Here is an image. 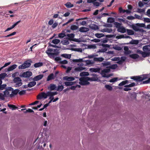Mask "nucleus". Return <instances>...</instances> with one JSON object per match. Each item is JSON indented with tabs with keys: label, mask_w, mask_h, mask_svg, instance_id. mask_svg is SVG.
<instances>
[{
	"label": "nucleus",
	"mask_w": 150,
	"mask_h": 150,
	"mask_svg": "<svg viewBox=\"0 0 150 150\" xmlns=\"http://www.w3.org/2000/svg\"><path fill=\"white\" fill-rule=\"evenodd\" d=\"M144 51L140 50H137V53L142 55L144 57L149 56L150 54V45H145L143 47Z\"/></svg>",
	"instance_id": "obj_1"
},
{
	"label": "nucleus",
	"mask_w": 150,
	"mask_h": 150,
	"mask_svg": "<svg viewBox=\"0 0 150 150\" xmlns=\"http://www.w3.org/2000/svg\"><path fill=\"white\" fill-rule=\"evenodd\" d=\"M46 52L50 58L54 59V61L56 62V57H55L56 56V48L49 47Z\"/></svg>",
	"instance_id": "obj_2"
},
{
	"label": "nucleus",
	"mask_w": 150,
	"mask_h": 150,
	"mask_svg": "<svg viewBox=\"0 0 150 150\" xmlns=\"http://www.w3.org/2000/svg\"><path fill=\"white\" fill-rule=\"evenodd\" d=\"M83 59H74L73 60V62H85L86 63V64L85 65V66H91L94 63L93 60H83Z\"/></svg>",
	"instance_id": "obj_3"
},
{
	"label": "nucleus",
	"mask_w": 150,
	"mask_h": 150,
	"mask_svg": "<svg viewBox=\"0 0 150 150\" xmlns=\"http://www.w3.org/2000/svg\"><path fill=\"white\" fill-rule=\"evenodd\" d=\"M148 76L147 75H143L140 76H132L131 77L132 79L134 80L137 81H142L148 78Z\"/></svg>",
	"instance_id": "obj_4"
},
{
	"label": "nucleus",
	"mask_w": 150,
	"mask_h": 150,
	"mask_svg": "<svg viewBox=\"0 0 150 150\" xmlns=\"http://www.w3.org/2000/svg\"><path fill=\"white\" fill-rule=\"evenodd\" d=\"M89 80V77L86 76L82 77L79 79V83L80 84L82 85H88L89 83L88 81Z\"/></svg>",
	"instance_id": "obj_5"
},
{
	"label": "nucleus",
	"mask_w": 150,
	"mask_h": 150,
	"mask_svg": "<svg viewBox=\"0 0 150 150\" xmlns=\"http://www.w3.org/2000/svg\"><path fill=\"white\" fill-rule=\"evenodd\" d=\"M144 25V24L137 23L136 24V25H132V28L136 31H139L143 33L144 31V30L140 28L139 27H143Z\"/></svg>",
	"instance_id": "obj_6"
},
{
	"label": "nucleus",
	"mask_w": 150,
	"mask_h": 150,
	"mask_svg": "<svg viewBox=\"0 0 150 150\" xmlns=\"http://www.w3.org/2000/svg\"><path fill=\"white\" fill-rule=\"evenodd\" d=\"M13 82L14 83H16L15 86L17 87H19L21 86L22 84V80L21 79L18 77H16L14 78L13 79Z\"/></svg>",
	"instance_id": "obj_7"
},
{
	"label": "nucleus",
	"mask_w": 150,
	"mask_h": 150,
	"mask_svg": "<svg viewBox=\"0 0 150 150\" xmlns=\"http://www.w3.org/2000/svg\"><path fill=\"white\" fill-rule=\"evenodd\" d=\"M110 71V69L106 68L102 70L101 74L103 77L108 78L110 76L108 74Z\"/></svg>",
	"instance_id": "obj_8"
},
{
	"label": "nucleus",
	"mask_w": 150,
	"mask_h": 150,
	"mask_svg": "<svg viewBox=\"0 0 150 150\" xmlns=\"http://www.w3.org/2000/svg\"><path fill=\"white\" fill-rule=\"evenodd\" d=\"M77 65L78 67L75 68L74 71H81L84 70L86 68L83 67L84 64L82 63H80L77 64Z\"/></svg>",
	"instance_id": "obj_9"
},
{
	"label": "nucleus",
	"mask_w": 150,
	"mask_h": 150,
	"mask_svg": "<svg viewBox=\"0 0 150 150\" xmlns=\"http://www.w3.org/2000/svg\"><path fill=\"white\" fill-rule=\"evenodd\" d=\"M30 63L26 61L22 65H20L19 66L18 68L19 69H25L28 67L30 66Z\"/></svg>",
	"instance_id": "obj_10"
},
{
	"label": "nucleus",
	"mask_w": 150,
	"mask_h": 150,
	"mask_svg": "<svg viewBox=\"0 0 150 150\" xmlns=\"http://www.w3.org/2000/svg\"><path fill=\"white\" fill-rule=\"evenodd\" d=\"M47 97V93L45 92H42L39 94L37 97V98L38 100H40L42 98H46Z\"/></svg>",
	"instance_id": "obj_11"
},
{
	"label": "nucleus",
	"mask_w": 150,
	"mask_h": 150,
	"mask_svg": "<svg viewBox=\"0 0 150 150\" xmlns=\"http://www.w3.org/2000/svg\"><path fill=\"white\" fill-rule=\"evenodd\" d=\"M32 75V72L30 71H28L26 72H24L23 73L22 76L23 77L25 78L29 77L31 76Z\"/></svg>",
	"instance_id": "obj_12"
},
{
	"label": "nucleus",
	"mask_w": 150,
	"mask_h": 150,
	"mask_svg": "<svg viewBox=\"0 0 150 150\" xmlns=\"http://www.w3.org/2000/svg\"><path fill=\"white\" fill-rule=\"evenodd\" d=\"M47 96H49V99H54L53 96H54L56 95V91L52 92L51 91H48L47 92Z\"/></svg>",
	"instance_id": "obj_13"
},
{
	"label": "nucleus",
	"mask_w": 150,
	"mask_h": 150,
	"mask_svg": "<svg viewBox=\"0 0 150 150\" xmlns=\"http://www.w3.org/2000/svg\"><path fill=\"white\" fill-rule=\"evenodd\" d=\"M56 86L55 85L53 84H51L50 86H48V90L50 91H53L56 89Z\"/></svg>",
	"instance_id": "obj_14"
},
{
	"label": "nucleus",
	"mask_w": 150,
	"mask_h": 150,
	"mask_svg": "<svg viewBox=\"0 0 150 150\" xmlns=\"http://www.w3.org/2000/svg\"><path fill=\"white\" fill-rule=\"evenodd\" d=\"M43 77V75L40 74L34 77L33 79V80L35 81H37L41 79Z\"/></svg>",
	"instance_id": "obj_15"
},
{
	"label": "nucleus",
	"mask_w": 150,
	"mask_h": 150,
	"mask_svg": "<svg viewBox=\"0 0 150 150\" xmlns=\"http://www.w3.org/2000/svg\"><path fill=\"white\" fill-rule=\"evenodd\" d=\"M74 77L71 76H65L63 78V79L64 80L68 81H72L74 80Z\"/></svg>",
	"instance_id": "obj_16"
},
{
	"label": "nucleus",
	"mask_w": 150,
	"mask_h": 150,
	"mask_svg": "<svg viewBox=\"0 0 150 150\" xmlns=\"http://www.w3.org/2000/svg\"><path fill=\"white\" fill-rule=\"evenodd\" d=\"M70 40L69 38H66L62 40L61 42L64 45H67L69 44Z\"/></svg>",
	"instance_id": "obj_17"
},
{
	"label": "nucleus",
	"mask_w": 150,
	"mask_h": 150,
	"mask_svg": "<svg viewBox=\"0 0 150 150\" xmlns=\"http://www.w3.org/2000/svg\"><path fill=\"white\" fill-rule=\"evenodd\" d=\"M20 90L18 89H15L14 90H13L12 91V93L10 94L11 97H13L14 95H16L18 93Z\"/></svg>",
	"instance_id": "obj_18"
},
{
	"label": "nucleus",
	"mask_w": 150,
	"mask_h": 150,
	"mask_svg": "<svg viewBox=\"0 0 150 150\" xmlns=\"http://www.w3.org/2000/svg\"><path fill=\"white\" fill-rule=\"evenodd\" d=\"M17 65L15 64L11 65L8 68L7 71H11L15 69L17 67Z\"/></svg>",
	"instance_id": "obj_19"
},
{
	"label": "nucleus",
	"mask_w": 150,
	"mask_h": 150,
	"mask_svg": "<svg viewBox=\"0 0 150 150\" xmlns=\"http://www.w3.org/2000/svg\"><path fill=\"white\" fill-rule=\"evenodd\" d=\"M112 29L111 28H105L102 29L101 31L103 32H107L108 33H111L112 32Z\"/></svg>",
	"instance_id": "obj_20"
},
{
	"label": "nucleus",
	"mask_w": 150,
	"mask_h": 150,
	"mask_svg": "<svg viewBox=\"0 0 150 150\" xmlns=\"http://www.w3.org/2000/svg\"><path fill=\"white\" fill-rule=\"evenodd\" d=\"M124 50L125 51L124 54H129L131 52V51L129 50L128 47L127 46L124 47Z\"/></svg>",
	"instance_id": "obj_21"
},
{
	"label": "nucleus",
	"mask_w": 150,
	"mask_h": 150,
	"mask_svg": "<svg viewBox=\"0 0 150 150\" xmlns=\"http://www.w3.org/2000/svg\"><path fill=\"white\" fill-rule=\"evenodd\" d=\"M89 30V29L87 28L81 27L80 28L79 31L81 32H86Z\"/></svg>",
	"instance_id": "obj_22"
},
{
	"label": "nucleus",
	"mask_w": 150,
	"mask_h": 150,
	"mask_svg": "<svg viewBox=\"0 0 150 150\" xmlns=\"http://www.w3.org/2000/svg\"><path fill=\"white\" fill-rule=\"evenodd\" d=\"M100 69L99 68H90L89 70L91 72H99L100 71Z\"/></svg>",
	"instance_id": "obj_23"
},
{
	"label": "nucleus",
	"mask_w": 150,
	"mask_h": 150,
	"mask_svg": "<svg viewBox=\"0 0 150 150\" xmlns=\"http://www.w3.org/2000/svg\"><path fill=\"white\" fill-rule=\"evenodd\" d=\"M104 60V59L102 57L94 58L93 59L94 62H102Z\"/></svg>",
	"instance_id": "obj_24"
},
{
	"label": "nucleus",
	"mask_w": 150,
	"mask_h": 150,
	"mask_svg": "<svg viewBox=\"0 0 150 150\" xmlns=\"http://www.w3.org/2000/svg\"><path fill=\"white\" fill-rule=\"evenodd\" d=\"M117 31L120 32L124 33L126 32V30L125 28L123 26H120L117 29Z\"/></svg>",
	"instance_id": "obj_25"
},
{
	"label": "nucleus",
	"mask_w": 150,
	"mask_h": 150,
	"mask_svg": "<svg viewBox=\"0 0 150 150\" xmlns=\"http://www.w3.org/2000/svg\"><path fill=\"white\" fill-rule=\"evenodd\" d=\"M8 106L10 109H11L12 110H15L18 109V107L14 105L8 104Z\"/></svg>",
	"instance_id": "obj_26"
},
{
	"label": "nucleus",
	"mask_w": 150,
	"mask_h": 150,
	"mask_svg": "<svg viewBox=\"0 0 150 150\" xmlns=\"http://www.w3.org/2000/svg\"><path fill=\"white\" fill-rule=\"evenodd\" d=\"M36 82L35 81H33L30 82L28 84V87L31 88L34 86L36 84Z\"/></svg>",
	"instance_id": "obj_27"
},
{
	"label": "nucleus",
	"mask_w": 150,
	"mask_h": 150,
	"mask_svg": "<svg viewBox=\"0 0 150 150\" xmlns=\"http://www.w3.org/2000/svg\"><path fill=\"white\" fill-rule=\"evenodd\" d=\"M54 79V76L53 73H52L48 76L47 81H49Z\"/></svg>",
	"instance_id": "obj_28"
},
{
	"label": "nucleus",
	"mask_w": 150,
	"mask_h": 150,
	"mask_svg": "<svg viewBox=\"0 0 150 150\" xmlns=\"http://www.w3.org/2000/svg\"><path fill=\"white\" fill-rule=\"evenodd\" d=\"M102 64L103 67H106L107 68H109V67H109L110 64V62H107L102 63Z\"/></svg>",
	"instance_id": "obj_29"
},
{
	"label": "nucleus",
	"mask_w": 150,
	"mask_h": 150,
	"mask_svg": "<svg viewBox=\"0 0 150 150\" xmlns=\"http://www.w3.org/2000/svg\"><path fill=\"white\" fill-rule=\"evenodd\" d=\"M43 65V64L42 62H39L38 63L35 64H34V66L35 68H37L42 66Z\"/></svg>",
	"instance_id": "obj_30"
},
{
	"label": "nucleus",
	"mask_w": 150,
	"mask_h": 150,
	"mask_svg": "<svg viewBox=\"0 0 150 150\" xmlns=\"http://www.w3.org/2000/svg\"><path fill=\"white\" fill-rule=\"evenodd\" d=\"M109 67V69H115L117 67V65L116 64H114L111 65L110 64L109 67Z\"/></svg>",
	"instance_id": "obj_31"
},
{
	"label": "nucleus",
	"mask_w": 150,
	"mask_h": 150,
	"mask_svg": "<svg viewBox=\"0 0 150 150\" xmlns=\"http://www.w3.org/2000/svg\"><path fill=\"white\" fill-rule=\"evenodd\" d=\"M90 27L92 29L94 30H96L98 29V26L95 24L91 25L90 26Z\"/></svg>",
	"instance_id": "obj_32"
},
{
	"label": "nucleus",
	"mask_w": 150,
	"mask_h": 150,
	"mask_svg": "<svg viewBox=\"0 0 150 150\" xmlns=\"http://www.w3.org/2000/svg\"><path fill=\"white\" fill-rule=\"evenodd\" d=\"M129 57L133 59H136L138 58L139 56L137 54H133L130 55Z\"/></svg>",
	"instance_id": "obj_33"
},
{
	"label": "nucleus",
	"mask_w": 150,
	"mask_h": 150,
	"mask_svg": "<svg viewBox=\"0 0 150 150\" xmlns=\"http://www.w3.org/2000/svg\"><path fill=\"white\" fill-rule=\"evenodd\" d=\"M65 6L68 8H71L73 7L74 5L71 4L70 2H68L65 4Z\"/></svg>",
	"instance_id": "obj_34"
},
{
	"label": "nucleus",
	"mask_w": 150,
	"mask_h": 150,
	"mask_svg": "<svg viewBox=\"0 0 150 150\" xmlns=\"http://www.w3.org/2000/svg\"><path fill=\"white\" fill-rule=\"evenodd\" d=\"M129 81L128 80H125V81H122L119 84V86H122L125 85V84L129 83Z\"/></svg>",
	"instance_id": "obj_35"
},
{
	"label": "nucleus",
	"mask_w": 150,
	"mask_h": 150,
	"mask_svg": "<svg viewBox=\"0 0 150 150\" xmlns=\"http://www.w3.org/2000/svg\"><path fill=\"white\" fill-rule=\"evenodd\" d=\"M126 31H127L128 35H132L134 34V32L131 30L129 29H127Z\"/></svg>",
	"instance_id": "obj_36"
},
{
	"label": "nucleus",
	"mask_w": 150,
	"mask_h": 150,
	"mask_svg": "<svg viewBox=\"0 0 150 150\" xmlns=\"http://www.w3.org/2000/svg\"><path fill=\"white\" fill-rule=\"evenodd\" d=\"M95 36L98 38H100L104 36V34L103 33H96L95 34Z\"/></svg>",
	"instance_id": "obj_37"
},
{
	"label": "nucleus",
	"mask_w": 150,
	"mask_h": 150,
	"mask_svg": "<svg viewBox=\"0 0 150 150\" xmlns=\"http://www.w3.org/2000/svg\"><path fill=\"white\" fill-rule=\"evenodd\" d=\"M80 75L81 76H86L89 75V73L87 72H83L81 73Z\"/></svg>",
	"instance_id": "obj_38"
},
{
	"label": "nucleus",
	"mask_w": 150,
	"mask_h": 150,
	"mask_svg": "<svg viewBox=\"0 0 150 150\" xmlns=\"http://www.w3.org/2000/svg\"><path fill=\"white\" fill-rule=\"evenodd\" d=\"M114 18L112 17L109 18L107 20V22L108 23H113L114 22Z\"/></svg>",
	"instance_id": "obj_39"
},
{
	"label": "nucleus",
	"mask_w": 150,
	"mask_h": 150,
	"mask_svg": "<svg viewBox=\"0 0 150 150\" xmlns=\"http://www.w3.org/2000/svg\"><path fill=\"white\" fill-rule=\"evenodd\" d=\"M75 83V82L67 81L64 82L65 84L67 86H71L73 85Z\"/></svg>",
	"instance_id": "obj_40"
},
{
	"label": "nucleus",
	"mask_w": 150,
	"mask_h": 150,
	"mask_svg": "<svg viewBox=\"0 0 150 150\" xmlns=\"http://www.w3.org/2000/svg\"><path fill=\"white\" fill-rule=\"evenodd\" d=\"M72 50L80 52H82L83 51L82 49L80 48H73Z\"/></svg>",
	"instance_id": "obj_41"
},
{
	"label": "nucleus",
	"mask_w": 150,
	"mask_h": 150,
	"mask_svg": "<svg viewBox=\"0 0 150 150\" xmlns=\"http://www.w3.org/2000/svg\"><path fill=\"white\" fill-rule=\"evenodd\" d=\"M78 27L75 25H72L71 27V29L72 30H75L78 29Z\"/></svg>",
	"instance_id": "obj_42"
},
{
	"label": "nucleus",
	"mask_w": 150,
	"mask_h": 150,
	"mask_svg": "<svg viewBox=\"0 0 150 150\" xmlns=\"http://www.w3.org/2000/svg\"><path fill=\"white\" fill-rule=\"evenodd\" d=\"M62 56L68 59H70L71 57V55L70 54H63L62 55Z\"/></svg>",
	"instance_id": "obj_43"
},
{
	"label": "nucleus",
	"mask_w": 150,
	"mask_h": 150,
	"mask_svg": "<svg viewBox=\"0 0 150 150\" xmlns=\"http://www.w3.org/2000/svg\"><path fill=\"white\" fill-rule=\"evenodd\" d=\"M135 86V83H132L130 84L125 86V87H131L134 86Z\"/></svg>",
	"instance_id": "obj_44"
},
{
	"label": "nucleus",
	"mask_w": 150,
	"mask_h": 150,
	"mask_svg": "<svg viewBox=\"0 0 150 150\" xmlns=\"http://www.w3.org/2000/svg\"><path fill=\"white\" fill-rule=\"evenodd\" d=\"M105 87L109 91H111L112 89V87L109 85H106L105 86Z\"/></svg>",
	"instance_id": "obj_45"
},
{
	"label": "nucleus",
	"mask_w": 150,
	"mask_h": 150,
	"mask_svg": "<svg viewBox=\"0 0 150 150\" xmlns=\"http://www.w3.org/2000/svg\"><path fill=\"white\" fill-rule=\"evenodd\" d=\"M88 48L89 49H95L96 48V46L95 45H88Z\"/></svg>",
	"instance_id": "obj_46"
},
{
	"label": "nucleus",
	"mask_w": 150,
	"mask_h": 150,
	"mask_svg": "<svg viewBox=\"0 0 150 150\" xmlns=\"http://www.w3.org/2000/svg\"><path fill=\"white\" fill-rule=\"evenodd\" d=\"M130 42L131 44L137 45L139 41L138 40H132Z\"/></svg>",
	"instance_id": "obj_47"
},
{
	"label": "nucleus",
	"mask_w": 150,
	"mask_h": 150,
	"mask_svg": "<svg viewBox=\"0 0 150 150\" xmlns=\"http://www.w3.org/2000/svg\"><path fill=\"white\" fill-rule=\"evenodd\" d=\"M114 25H115V26L118 29L121 25V24L120 23L118 22H115L114 23Z\"/></svg>",
	"instance_id": "obj_48"
},
{
	"label": "nucleus",
	"mask_w": 150,
	"mask_h": 150,
	"mask_svg": "<svg viewBox=\"0 0 150 150\" xmlns=\"http://www.w3.org/2000/svg\"><path fill=\"white\" fill-rule=\"evenodd\" d=\"M6 75V74L5 73H2L0 74V79L1 80L2 79H4Z\"/></svg>",
	"instance_id": "obj_49"
},
{
	"label": "nucleus",
	"mask_w": 150,
	"mask_h": 150,
	"mask_svg": "<svg viewBox=\"0 0 150 150\" xmlns=\"http://www.w3.org/2000/svg\"><path fill=\"white\" fill-rule=\"evenodd\" d=\"M107 49L106 48H104L99 50L98 51H97V52H104L107 51Z\"/></svg>",
	"instance_id": "obj_50"
},
{
	"label": "nucleus",
	"mask_w": 150,
	"mask_h": 150,
	"mask_svg": "<svg viewBox=\"0 0 150 150\" xmlns=\"http://www.w3.org/2000/svg\"><path fill=\"white\" fill-rule=\"evenodd\" d=\"M6 86V85L4 84L3 85L0 84V90H3L5 89Z\"/></svg>",
	"instance_id": "obj_51"
},
{
	"label": "nucleus",
	"mask_w": 150,
	"mask_h": 150,
	"mask_svg": "<svg viewBox=\"0 0 150 150\" xmlns=\"http://www.w3.org/2000/svg\"><path fill=\"white\" fill-rule=\"evenodd\" d=\"M67 36L70 39L71 38H73L74 36V35L73 33H71L70 34H68L67 35Z\"/></svg>",
	"instance_id": "obj_52"
},
{
	"label": "nucleus",
	"mask_w": 150,
	"mask_h": 150,
	"mask_svg": "<svg viewBox=\"0 0 150 150\" xmlns=\"http://www.w3.org/2000/svg\"><path fill=\"white\" fill-rule=\"evenodd\" d=\"M4 94L5 96V97H8L9 95V91H7L5 90L4 92Z\"/></svg>",
	"instance_id": "obj_53"
},
{
	"label": "nucleus",
	"mask_w": 150,
	"mask_h": 150,
	"mask_svg": "<svg viewBox=\"0 0 150 150\" xmlns=\"http://www.w3.org/2000/svg\"><path fill=\"white\" fill-rule=\"evenodd\" d=\"M21 22V20H19V21L17 22L16 23H15L14 24H13L11 27L12 28H14L19 23Z\"/></svg>",
	"instance_id": "obj_54"
},
{
	"label": "nucleus",
	"mask_w": 150,
	"mask_h": 150,
	"mask_svg": "<svg viewBox=\"0 0 150 150\" xmlns=\"http://www.w3.org/2000/svg\"><path fill=\"white\" fill-rule=\"evenodd\" d=\"M98 78L97 77H93L90 78V80L91 81H96L98 80Z\"/></svg>",
	"instance_id": "obj_55"
},
{
	"label": "nucleus",
	"mask_w": 150,
	"mask_h": 150,
	"mask_svg": "<svg viewBox=\"0 0 150 150\" xmlns=\"http://www.w3.org/2000/svg\"><path fill=\"white\" fill-rule=\"evenodd\" d=\"M5 97L4 94H3L2 93H0V99L4 100L5 99L4 97Z\"/></svg>",
	"instance_id": "obj_56"
},
{
	"label": "nucleus",
	"mask_w": 150,
	"mask_h": 150,
	"mask_svg": "<svg viewBox=\"0 0 150 150\" xmlns=\"http://www.w3.org/2000/svg\"><path fill=\"white\" fill-rule=\"evenodd\" d=\"M118 79L117 78H114L111 79L110 81V82H114L117 81Z\"/></svg>",
	"instance_id": "obj_57"
},
{
	"label": "nucleus",
	"mask_w": 150,
	"mask_h": 150,
	"mask_svg": "<svg viewBox=\"0 0 150 150\" xmlns=\"http://www.w3.org/2000/svg\"><path fill=\"white\" fill-rule=\"evenodd\" d=\"M120 59V58L119 57H115L112 58L111 60L113 61H119Z\"/></svg>",
	"instance_id": "obj_58"
},
{
	"label": "nucleus",
	"mask_w": 150,
	"mask_h": 150,
	"mask_svg": "<svg viewBox=\"0 0 150 150\" xmlns=\"http://www.w3.org/2000/svg\"><path fill=\"white\" fill-rule=\"evenodd\" d=\"M76 87H78V88H80V86L79 85H77L76 86H72L70 88L72 90H74L76 88Z\"/></svg>",
	"instance_id": "obj_59"
},
{
	"label": "nucleus",
	"mask_w": 150,
	"mask_h": 150,
	"mask_svg": "<svg viewBox=\"0 0 150 150\" xmlns=\"http://www.w3.org/2000/svg\"><path fill=\"white\" fill-rule=\"evenodd\" d=\"M64 88V87L62 85H61L58 86L57 88V91H61Z\"/></svg>",
	"instance_id": "obj_60"
},
{
	"label": "nucleus",
	"mask_w": 150,
	"mask_h": 150,
	"mask_svg": "<svg viewBox=\"0 0 150 150\" xmlns=\"http://www.w3.org/2000/svg\"><path fill=\"white\" fill-rule=\"evenodd\" d=\"M26 92L25 90H22L18 92L19 94L20 95H23L25 94Z\"/></svg>",
	"instance_id": "obj_61"
},
{
	"label": "nucleus",
	"mask_w": 150,
	"mask_h": 150,
	"mask_svg": "<svg viewBox=\"0 0 150 150\" xmlns=\"http://www.w3.org/2000/svg\"><path fill=\"white\" fill-rule=\"evenodd\" d=\"M134 18L135 19L137 18L140 20L142 18V17L141 16H139L136 14L134 15Z\"/></svg>",
	"instance_id": "obj_62"
},
{
	"label": "nucleus",
	"mask_w": 150,
	"mask_h": 150,
	"mask_svg": "<svg viewBox=\"0 0 150 150\" xmlns=\"http://www.w3.org/2000/svg\"><path fill=\"white\" fill-rule=\"evenodd\" d=\"M116 38L118 39L124 38V35H117L116 37Z\"/></svg>",
	"instance_id": "obj_63"
},
{
	"label": "nucleus",
	"mask_w": 150,
	"mask_h": 150,
	"mask_svg": "<svg viewBox=\"0 0 150 150\" xmlns=\"http://www.w3.org/2000/svg\"><path fill=\"white\" fill-rule=\"evenodd\" d=\"M144 21L145 22L150 23V19L148 18H144Z\"/></svg>",
	"instance_id": "obj_64"
}]
</instances>
